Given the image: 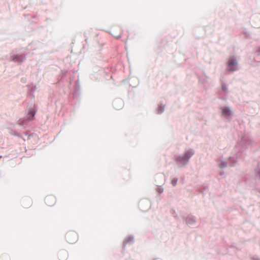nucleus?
<instances>
[{"mask_svg": "<svg viewBox=\"0 0 260 260\" xmlns=\"http://www.w3.org/2000/svg\"><path fill=\"white\" fill-rule=\"evenodd\" d=\"M193 153L191 151H188L185 153V154L182 156L179 157L177 158V161L181 165L185 164L190 157L192 155Z\"/></svg>", "mask_w": 260, "mask_h": 260, "instance_id": "nucleus-1", "label": "nucleus"}, {"mask_svg": "<svg viewBox=\"0 0 260 260\" xmlns=\"http://www.w3.org/2000/svg\"><path fill=\"white\" fill-rule=\"evenodd\" d=\"M150 205V202L148 200H141L139 203V208L143 211H146L149 209Z\"/></svg>", "mask_w": 260, "mask_h": 260, "instance_id": "nucleus-2", "label": "nucleus"}, {"mask_svg": "<svg viewBox=\"0 0 260 260\" xmlns=\"http://www.w3.org/2000/svg\"><path fill=\"white\" fill-rule=\"evenodd\" d=\"M237 62L235 59L230 58L228 62V70L230 71H234L237 70L235 66L237 65Z\"/></svg>", "mask_w": 260, "mask_h": 260, "instance_id": "nucleus-3", "label": "nucleus"}, {"mask_svg": "<svg viewBox=\"0 0 260 260\" xmlns=\"http://www.w3.org/2000/svg\"><path fill=\"white\" fill-rule=\"evenodd\" d=\"M125 245H131L134 242V238L132 236H128L124 240Z\"/></svg>", "mask_w": 260, "mask_h": 260, "instance_id": "nucleus-4", "label": "nucleus"}, {"mask_svg": "<svg viewBox=\"0 0 260 260\" xmlns=\"http://www.w3.org/2000/svg\"><path fill=\"white\" fill-rule=\"evenodd\" d=\"M222 113L223 115L228 116L230 115L231 112L229 108L223 107L222 108Z\"/></svg>", "mask_w": 260, "mask_h": 260, "instance_id": "nucleus-5", "label": "nucleus"}, {"mask_svg": "<svg viewBox=\"0 0 260 260\" xmlns=\"http://www.w3.org/2000/svg\"><path fill=\"white\" fill-rule=\"evenodd\" d=\"M35 113V110L33 108H30L28 111V114L30 115V117H32Z\"/></svg>", "mask_w": 260, "mask_h": 260, "instance_id": "nucleus-6", "label": "nucleus"}, {"mask_svg": "<svg viewBox=\"0 0 260 260\" xmlns=\"http://www.w3.org/2000/svg\"><path fill=\"white\" fill-rule=\"evenodd\" d=\"M177 179H174L172 180V184L173 186H175L177 184Z\"/></svg>", "mask_w": 260, "mask_h": 260, "instance_id": "nucleus-7", "label": "nucleus"}, {"mask_svg": "<svg viewBox=\"0 0 260 260\" xmlns=\"http://www.w3.org/2000/svg\"><path fill=\"white\" fill-rule=\"evenodd\" d=\"M222 89L223 91H226V87H225V86H222Z\"/></svg>", "mask_w": 260, "mask_h": 260, "instance_id": "nucleus-8", "label": "nucleus"}]
</instances>
